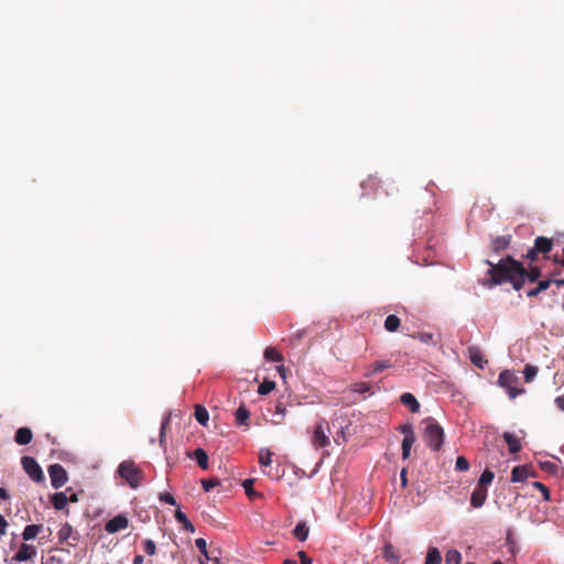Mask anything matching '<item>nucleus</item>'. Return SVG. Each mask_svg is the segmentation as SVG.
<instances>
[{
  "label": "nucleus",
  "mask_w": 564,
  "mask_h": 564,
  "mask_svg": "<svg viewBox=\"0 0 564 564\" xmlns=\"http://www.w3.org/2000/svg\"><path fill=\"white\" fill-rule=\"evenodd\" d=\"M339 420H343V422L346 421L343 415H339L336 419L332 420V425L335 427L336 426V422L339 421Z\"/></svg>",
  "instance_id": "0e129e2a"
},
{
  "label": "nucleus",
  "mask_w": 564,
  "mask_h": 564,
  "mask_svg": "<svg viewBox=\"0 0 564 564\" xmlns=\"http://www.w3.org/2000/svg\"><path fill=\"white\" fill-rule=\"evenodd\" d=\"M401 486L405 488L408 486V470L406 468H402L400 473Z\"/></svg>",
  "instance_id": "864d4df0"
},
{
  "label": "nucleus",
  "mask_w": 564,
  "mask_h": 564,
  "mask_svg": "<svg viewBox=\"0 0 564 564\" xmlns=\"http://www.w3.org/2000/svg\"><path fill=\"white\" fill-rule=\"evenodd\" d=\"M193 457L202 469L208 468V455L203 448H196L193 453Z\"/></svg>",
  "instance_id": "393cba45"
},
{
  "label": "nucleus",
  "mask_w": 564,
  "mask_h": 564,
  "mask_svg": "<svg viewBox=\"0 0 564 564\" xmlns=\"http://www.w3.org/2000/svg\"><path fill=\"white\" fill-rule=\"evenodd\" d=\"M539 251L535 250V247L533 246L531 249L528 250V252L524 254V258L530 260L531 262L535 261L538 259Z\"/></svg>",
  "instance_id": "de8ad7c7"
},
{
  "label": "nucleus",
  "mask_w": 564,
  "mask_h": 564,
  "mask_svg": "<svg viewBox=\"0 0 564 564\" xmlns=\"http://www.w3.org/2000/svg\"><path fill=\"white\" fill-rule=\"evenodd\" d=\"M487 499V489L476 486L470 497V505L480 508Z\"/></svg>",
  "instance_id": "f8f14e48"
},
{
  "label": "nucleus",
  "mask_w": 564,
  "mask_h": 564,
  "mask_svg": "<svg viewBox=\"0 0 564 564\" xmlns=\"http://www.w3.org/2000/svg\"><path fill=\"white\" fill-rule=\"evenodd\" d=\"M253 484L254 479H246L242 482V487L245 489L246 495L252 500L261 496L253 489Z\"/></svg>",
  "instance_id": "72a5a7b5"
},
{
  "label": "nucleus",
  "mask_w": 564,
  "mask_h": 564,
  "mask_svg": "<svg viewBox=\"0 0 564 564\" xmlns=\"http://www.w3.org/2000/svg\"><path fill=\"white\" fill-rule=\"evenodd\" d=\"M327 432H329L328 423L322 419L316 423L313 430L311 442L315 448H323L329 445L330 442Z\"/></svg>",
  "instance_id": "39448f33"
},
{
  "label": "nucleus",
  "mask_w": 564,
  "mask_h": 564,
  "mask_svg": "<svg viewBox=\"0 0 564 564\" xmlns=\"http://www.w3.org/2000/svg\"><path fill=\"white\" fill-rule=\"evenodd\" d=\"M144 557L142 555H135L133 557L132 564H143Z\"/></svg>",
  "instance_id": "052dcab7"
},
{
  "label": "nucleus",
  "mask_w": 564,
  "mask_h": 564,
  "mask_svg": "<svg viewBox=\"0 0 564 564\" xmlns=\"http://www.w3.org/2000/svg\"><path fill=\"white\" fill-rule=\"evenodd\" d=\"M195 545L202 552L206 560H212V557H209L208 555L207 543L203 538L196 539Z\"/></svg>",
  "instance_id": "37998d69"
},
{
  "label": "nucleus",
  "mask_w": 564,
  "mask_h": 564,
  "mask_svg": "<svg viewBox=\"0 0 564 564\" xmlns=\"http://www.w3.org/2000/svg\"><path fill=\"white\" fill-rule=\"evenodd\" d=\"M502 437H503L505 442L507 443L508 449L511 454H517L521 451L522 446H521L520 440L514 434H512L510 432H505L502 434Z\"/></svg>",
  "instance_id": "ddd939ff"
},
{
  "label": "nucleus",
  "mask_w": 564,
  "mask_h": 564,
  "mask_svg": "<svg viewBox=\"0 0 564 564\" xmlns=\"http://www.w3.org/2000/svg\"><path fill=\"white\" fill-rule=\"evenodd\" d=\"M494 477H495V474L491 470L485 469L482 471V474L480 475L477 486L481 487V488H486L487 485L491 484V481L494 480Z\"/></svg>",
  "instance_id": "c9c22d12"
},
{
  "label": "nucleus",
  "mask_w": 564,
  "mask_h": 564,
  "mask_svg": "<svg viewBox=\"0 0 564 564\" xmlns=\"http://www.w3.org/2000/svg\"><path fill=\"white\" fill-rule=\"evenodd\" d=\"M264 358L268 361H274V362L283 361V356L273 347L265 348Z\"/></svg>",
  "instance_id": "f704fd0d"
},
{
  "label": "nucleus",
  "mask_w": 564,
  "mask_h": 564,
  "mask_svg": "<svg viewBox=\"0 0 564 564\" xmlns=\"http://www.w3.org/2000/svg\"><path fill=\"white\" fill-rule=\"evenodd\" d=\"M538 372H539V368L536 366L525 365V367L523 369L525 382H531L535 378Z\"/></svg>",
  "instance_id": "e433bc0d"
},
{
  "label": "nucleus",
  "mask_w": 564,
  "mask_h": 564,
  "mask_svg": "<svg viewBox=\"0 0 564 564\" xmlns=\"http://www.w3.org/2000/svg\"><path fill=\"white\" fill-rule=\"evenodd\" d=\"M400 325H401V321L394 314L388 315L384 321V328H386V330H388L390 333L397 332L399 329Z\"/></svg>",
  "instance_id": "a878e982"
},
{
  "label": "nucleus",
  "mask_w": 564,
  "mask_h": 564,
  "mask_svg": "<svg viewBox=\"0 0 564 564\" xmlns=\"http://www.w3.org/2000/svg\"><path fill=\"white\" fill-rule=\"evenodd\" d=\"M531 475L532 474L530 473L529 466H527V465L516 466L511 471V481L512 482H521V481H524Z\"/></svg>",
  "instance_id": "2eb2a0df"
},
{
  "label": "nucleus",
  "mask_w": 564,
  "mask_h": 564,
  "mask_svg": "<svg viewBox=\"0 0 564 564\" xmlns=\"http://www.w3.org/2000/svg\"><path fill=\"white\" fill-rule=\"evenodd\" d=\"M552 283H553V281H552V280H550V279L539 281V283H538L536 288L531 289L530 291H528L527 295H528L529 297H535V296H538L542 291L547 290Z\"/></svg>",
  "instance_id": "cd10ccee"
},
{
  "label": "nucleus",
  "mask_w": 564,
  "mask_h": 564,
  "mask_svg": "<svg viewBox=\"0 0 564 564\" xmlns=\"http://www.w3.org/2000/svg\"><path fill=\"white\" fill-rule=\"evenodd\" d=\"M401 403L406 406L412 413H417L420 411V403L416 398L410 393L405 392L400 397Z\"/></svg>",
  "instance_id": "dca6fc26"
},
{
  "label": "nucleus",
  "mask_w": 564,
  "mask_h": 564,
  "mask_svg": "<svg viewBox=\"0 0 564 564\" xmlns=\"http://www.w3.org/2000/svg\"><path fill=\"white\" fill-rule=\"evenodd\" d=\"M68 498V501L70 502H77L78 501V498H77V495L76 494H72Z\"/></svg>",
  "instance_id": "69168bd1"
},
{
  "label": "nucleus",
  "mask_w": 564,
  "mask_h": 564,
  "mask_svg": "<svg viewBox=\"0 0 564 564\" xmlns=\"http://www.w3.org/2000/svg\"><path fill=\"white\" fill-rule=\"evenodd\" d=\"M194 415H195L196 421H197L199 424H202V425H204V426H206V425H207V422H208V420H209V415H208V412H207V410H206V408H205V406H203V405H200V404H197V405L195 406Z\"/></svg>",
  "instance_id": "bb28decb"
},
{
  "label": "nucleus",
  "mask_w": 564,
  "mask_h": 564,
  "mask_svg": "<svg viewBox=\"0 0 564 564\" xmlns=\"http://www.w3.org/2000/svg\"><path fill=\"white\" fill-rule=\"evenodd\" d=\"M283 564H297L295 560L286 558Z\"/></svg>",
  "instance_id": "774afa93"
},
{
  "label": "nucleus",
  "mask_w": 564,
  "mask_h": 564,
  "mask_svg": "<svg viewBox=\"0 0 564 564\" xmlns=\"http://www.w3.org/2000/svg\"><path fill=\"white\" fill-rule=\"evenodd\" d=\"M36 555V547L22 543L19 547L18 552L13 555L12 561L15 562H25L32 560Z\"/></svg>",
  "instance_id": "9d476101"
},
{
  "label": "nucleus",
  "mask_w": 564,
  "mask_h": 564,
  "mask_svg": "<svg viewBox=\"0 0 564 564\" xmlns=\"http://www.w3.org/2000/svg\"><path fill=\"white\" fill-rule=\"evenodd\" d=\"M285 412H286V410H285V408H284V405H283L282 403H278V404L275 405V412H274V415H280V416H281V419H283V417H284V415H285Z\"/></svg>",
  "instance_id": "5fc2aeb1"
},
{
  "label": "nucleus",
  "mask_w": 564,
  "mask_h": 564,
  "mask_svg": "<svg viewBox=\"0 0 564 564\" xmlns=\"http://www.w3.org/2000/svg\"><path fill=\"white\" fill-rule=\"evenodd\" d=\"M541 467H542L543 470L549 471V473H555L556 469H557V466L554 463H551V462L542 463Z\"/></svg>",
  "instance_id": "3c124183"
},
{
  "label": "nucleus",
  "mask_w": 564,
  "mask_h": 564,
  "mask_svg": "<svg viewBox=\"0 0 564 564\" xmlns=\"http://www.w3.org/2000/svg\"><path fill=\"white\" fill-rule=\"evenodd\" d=\"M48 475L53 488H62L68 480L67 473L61 464H52L48 466Z\"/></svg>",
  "instance_id": "0eeeda50"
},
{
  "label": "nucleus",
  "mask_w": 564,
  "mask_h": 564,
  "mask_svg": "<svg viewBox=\"0 0 564 564\" xmlns=\"http://www.w3.org/2000/svg\"><path fill=\"white\" fill-rule=\"evenodd\" d=\"M0 498L7 500L9 498V494L6 488H0Z\"/></svg>",
  "instance_id": "680f3d73"
},
{
  "label": "nucleus",
  "mask_w": 564,
  "mask_h": 564,
  "mask_svg": "<svg viewBox=\"0 0 564 564\" xmlns=\"http://www.w3.org/2000/svg\"><path fill=\"white\" fill-rule=\"evenodd\" d=\"M555 404L561 411H564V395L557 397L555 399Z\"/></svg>",
  "instance_id": "4d7b16f0"
},
{
  "label": "nucleus",
  "mask_w": 564,
  "mask_h": 564,
  "mask_svg": "<svg viewBox=\"0 0 564 564\" xmlns=\"http://www.w3.org/2000/svg\"><path fill=\"white\" fill-rule=\"evenodd\" d=\"M43 527L41 524H29L24 528L22 538L24 541H30L36 538V535L42 531Z\"/></svg>",
  "instance_id": "412c9836"
},
{
  "label": "nucleus",
  "mask_w": 564,
  "mask_h": 564,
  "mask_svg": "<svg viewBox=\"0 0 564 564\" xmlns=\"http://www.w3.org/2000/svg\"><path fill=\"white\" fill-rule=\"evenodd\" d=\"M57 538H58V542L61 544H63V543L67 542L69 539H72L73 542L68 543V545H70V546H75L76 543L79 541V534L74 531L73 527L68 522H65L64 524H62V527L59 528V530L57 532Z\"/></svg>",
  "instance_id": "6e6552de"
},
{
  "label": "nucleus",
  "mask_w": 564,
  "mask_h": 564,
  "mask_svg": "<svg viewBox=\"0 0 564 564\" xmlns=\"http://www.w3.org/2000/svg\"><path fill=\"white\" fill-rule=\"evenodd\" d=\"M382 556L387 562L398 563L400 561L399 551L389 542L383 546Z\"/></svg>",
  "instance_id": "6ab92c4d"
},
{
  "label": "nucleus",
  "mask_w": 564,
  "mask_h": 564,
  "mask_svg": "<svg viewBox=\"0 0 564 564\" xmlns=\"http://www.w3.org/2000/svg\"><path fill=\"white\" fill-rule=\"evenodd\" d=\"M33 438V433L29 427H20L15 432L14 441L19 445H28Z\"/></svg>",
  "instance_id": "a211bd4d"
},
{
  "label": "nucleus",
  "mask_w": 564,
  "mask_h": 564,
  "mask_svg": "<svg viewBox=\"0 0 564 564\" xmlns=\"http://www.w3.org/2000/svg\"><path fill=\"white\" fill-rule=\"evenodd\" d=\"M174 517H175L176 521H177L178 523H182V524H184V523H185V522H187V520H188V519H187V517H186V514H185L183 511H181L180 509H177V510L175 511Z\"/></svg>",
  "instance_id": "603ef678"
},
{
  "label": "nucleus",
  "mask_w": 564,
  "mask_h": 564,
  "mask_svg": "<svg viewBox=\"0 0 564 564\" xmlns=\"http://www.w3.org/2000/svg\"><path fill=\"white\" fill-rule=\"evenodd\" d=\"M21 464L24 471L29 475V477L35 482L44 481V474L41 466L31 456H23L21 458Z\"/></svg>",
  "instance_id": "423d86ee"
},
{
  "label": "nucleus",
  "mask_w": 564,
  "mask_h": 564,
  "mask_svg": "<svg viewBox=\"0 0 564 564\" xmlns=\"http://www.w3.org/2000/svg\"><path fill=\"white\" fill-rule=\"evenodd\" d=\"M392 367V364L389 360H378L368 367V370L365 373V377H373L379 372H382L386 369Z\"/></svg>",
  "instance_id": "f3484780"
},
{
  "label": "nucleus",
  "mask_w": 564,
  "mask_h": 564,
  "mask_svg": "<svg viewBox=\"0 0 564 564\" xmlns=\"http://www.w3.org/2000/svg\"><path fill=\"white\" fill-rule=\"evenodd\" d=\"M541 274L542 271L539 267H531L529 270L525 269V273L523 274V283L525 282V279H528L529 282H535L540 279Z\"/></svg>",
  "instance_id": "473e14b6"
},
{
  "label": "nucleus",
  "mask_w": 564,
  "mask_h": 564,
  "mask_svg": "<svg viewBox=\"0 0 564 564\" xmlns=\"http://www.w3.org/2000/svg\"><path fill=\"white\" fill-rule=\"evenodd\" d=\"M442 555L437 547L430 546L426 553L425 563L424 564H441Z\"/></svg>",
  "instance_id": "4be33fe9"
},
{
  "label": "nucleus",
  "mask_w": 564,
  "mask_h": 564,
  "mask_svg": "<svg viewBox=\"0 0 564 564\" xmlns=\"http://www.w3.org/2000/svg\"><path fill=\"white\" fill-rule=\"evenodd\" d=\"M250 412L245 405H240L235 412V422L239 426H249Z\"/></svg>",
  "instance_id": "aec40b11"
},
{
  "label": "nucleus",
  "mask_w": 564,
  "mask_h": 564,
  "mask_svg": "<svg viewBox=\"0 0 564 564\" xmlns=\"http://www.w3.org/2000/svg\"><path fill=\"white\" fill-rule=\"evenodd\" d=\"M446 564H460L462 555L457 550H449L445 556Z\"/></svg>",
  "instance_id": "4c0bfd02"
},
{
  "label": "nucleus",
  "mask_w": 564,
  "mask_h": 564,
  "mask_svg": "<svg viewBox=\"0 0 564 564\" xmlns=\"http://www.w3.org/2000/svg\"><path fill=\"white\" fill-rule=\"evenodd\" d=\"M142 545H143V551L152 556L155 554L156 552V545L154 543V541H152L151 539H145L143 542H142Z\"/></svg>",
  "instance_id": "ea45409f"
},
{
  "label": "nucleus",
  "mask_w": 564,
  "mask_h": 564,
  "mask_svg": "<svg viewBox=\"0 0 564 564\" xmlns=\"http://www.w3.org/2000/svg\"><path fill=\"white\" fill-rule=\"evenodd\" d=\"M553 240L547 237L539 236L534 240V247L535 250L539 251V253L546 254L549 253L553 248Z\"/></svg>",
  "instance_id": "4468645a"
},
{
  "label": "nucleus",
  "mask_w": 564,
  "mask_h": 564,
  "mask_svg": "<svg viewBox=\"0 0 564 564\" xmlns=\"http://www.w3.org/2000/svg\"><path fill=\"white\" fill-rule=\"evenodd\" d=\"M432 338H433L432 334L425 333V334L420 335V339L424 343H429L430 340H432Z\"/></svg>",
  "instance_id": "bf43d9fd"
},
{
  "label": "nucleus",
  "mask_w": 564,
  "mask_h": 564,
  "mask_svg": "<svg viewBox=\"0 0 564 564\" xmlns=\"http://www.w3.org/2000/svg\"><path fill=\"white\" fill-rule=\"evenodd\" d=\"M399 430L404 434V436L415 435L411 424L401 425Z\"/></svg>",
  "instance_id": "09e8293b"
},
{
  "label": "nucleus",
  "mask_w": 564,
  "mask_h": 564,
  "mask_svg": "<svg viewBox=\"0 0 564 564\" xmlns=\"http://www.w3.org/2000/svg\"><path fill=\"white\" fill-rule=\"evenodd\" d=\"M533 487L539 489V491H541L543 499L545 501H549L551 499L550 490L544 484H542L540 481H534Z\"/></svg>",
  "instance_id": "79ce46f5"
},
{
  "label": "nucleus",
  "mask_w": 564,
  "mask_h": 564,
  "mask_svg": "<svg viewBox=\"0 0 564 564\" xmlns=\"http://www.w3.org/2000/svg\"><path fill=\"white\" fill-rule=\"evenodd\" d=\"M349 426H350L349 422H347L346 425H343L341 423L339 424V431L334 436V441L337 444H341V443H345L347 441V436L350 434Z\"/></svg>",
  "instance_id": "c756f323"
},
{
  "label": "nucleus",
  "mask_w": 564,
  "mask_h": 564,
  "mask_svg": "<svg viewBox=\"0 0 564 564\" xmlns=\"http://www.w3.org/2000/svg\"><path fill=\"white\" fill-rule=\"evenodd\" d=\"M424 422L426 423L424 441L432 451L437 452L442 448L444 443V430L432 417L426 419Z\"/></svg>",
  "instance_id": "f03ea898"
},
{
  "label": "nucleus",
  "mask_w": 564,
  "mask_h": 564,
  "mask_svg": "<svg viewBox=\"0 0 564 564\" xmlns=\"http://www.w3.org/2000/svg\"><path fill=\"white\" fill-rule=\"evenodd\" d=\"M128 524H129L128 518L123 514H118L115 518L110 519L105 524V530L108 533H116V532L127 529Z\"/></svg>",
  "instance_id": "1a4fd4ad"
},
{
  "label": "nucleus",
  "mask_w": 564,
  "mask_h": 564,
  "mask_svg": "<svg viewBox=\"0 0 564 564\" xmlns=\"http://www.w3.org/2000/svg\"><path fill=\"white\" fill-rule=\"evenodd\" d=\"M498 383L507 390L511 399H514L524 392L523 388H518L519 378L510 370H503L500 372Z\"/></svg>",
  "instance_id": "20e7f679"
},
{
  "label": "nucleus",
  "mask_w": 564,
  "mask_h": 564,
  "mask_svg": "<svg viewBox=\"0 0 564 564\" xmlns=\"http://www.w3.org/2000/svg\"><path fill=\"white\" fill-rule=\"evenodd\" d=\"M275 388V383L273 381L264 380L258 387V393L261 395H265L270 393Z\"/></svg>",
  "instance_id": "58836bf2"
},
{
  "label": "nucleus",
  "mask_w": 564,
  "mask_h": 564,
  "mask_svg": "<svg viewBox=\"0 0 564 564\" xmlns=\"http://www.w3.org/2000/svg\"><path fill=\"white\" fill-rule=\"evenodd\" d=\"M371 387L368 382H357L351 386V390L357 393H366L370 391Z\"/></svg>",
  "instance_id": "c03bdc74"
},
{
  "label": "nucleus",
  "mask_w": 564,
  "mask_h": 564,
  "mask_svg": "<svg viewBox=\"0 0 564 564\" xmlns=\"http://www.w3.org/2000/svg\"><path fill=\"white\" fill-rule=\"evenodd\" d=\"M8 522L4 517L0 513V535H4L7 532Z\"/></svg>",
  "instance_id": "6e6d98bb"
},
{
  "label": "nucleus",
  "mask_w": 564,
  "mask_h": 564,
  "mask_svg": "<svg viewBox=\"0 0 564 564\" xmlns=\"http://www.w3.org/2000/svg\"><path fill=\"white\" fill-rule=\"evenodd\" d=\"M118 473L131 488H138L142 482L143 471L132 460L122 462L118 467Z\"/></svg>",
  "instance_id": "7ed1b4c3"
},
{
  "label": "nucleus",
  "mask_w": 564,
  "mask_h": 564,
  "mask_svg": "<svg viewBox=\"0 0 564 564\" xmlns=\"http://www.w3.org/2000/svg\"><path fill=\"white\" fill-rule=\"evenodd\" d=\"M273 453L269 448H261L259 452V464L262 467L270 466L272 463Z\"/></svg>",
  "instance_id": "2f4dec72"
},
{
  "label": "nucleus",
  "mask_w": 564,
  "mask_h": 564,
  "mask_svg": "<svg viewBox=\"0 0 564 564\" xmlns=\"http://www.w3.org/2000/svg\"><path fill=\"white\" fill-rule=\"evenodd\" d=\"M511 240V235L497 236L491 240L490 249L494 253L499 254L509 247Z\"/></svg>",
  "instance_id": "9b49d317"
},
{
  "label": "nucleus",
  "mask_w": 564,
  "mask_h": 564,
  "mask_svg": "<svg viewBox=\"0 0 564 564\" xmlns=\"http://www.w3.org/2000/svg\"><path fill=\"white\" fill-rule=\"evenodd\" d=\"M220 484L219 479L217 478H210V479H203L202 486L205 491H209L212 488L218 486Z\"/></svg>",
  "instance_id": "a18cd8bd"
},
{
  "label": "nucleus",
  "mask_w": 564,
  "mask_h": 564,
  "mask_svg": "<svg viewBox=\"0 0 564 564\" xmlns=\"http://www.w3.org/2000/svg\"><path fill=\"white\" fill-rule=\"evenodd\" d=\"M297 556L301 562L300 564H312V558L304 551H299Z\"/></svg>",
  "instance_id": "8fccbe9b"
},
{
  "label": "nucleus",
  "mask_w": 564,
  "mask_h": 564,
  "mask_svg": "<svg viewBox=\"0 0 564 564\" xmlns=\"http://www.w3.org/2000/svg\"><path fill=\"white\" fill-rule=\"evenodd\" d=\"M183 527L188 532H194L195 531V527L193 525V523L189 520H187V522H185L183 524Z\"/></svg>",
  "instance_id": "13d9d810"
},
{
  "label": "nucleus",
  "mask_w": 564,
  "mask_h": 564,
  "mask_svg": "<svg viewBox=\"0 0 564 564\" xmlns=\"http://www.w3.org/2000/svg\"><path fill=\"white\" fill-rule=\"evenodd\" d=\"M469 358H470V361L479 367V368H482L484 367V364L487 362L485 359H484V356L481 354V351L477 348H470L469 349Z\"/></svg>",
  "instance_id": "7c9ffc66"
},
{
  "label": "nucleus",
  "mask_w": 564,
  "mask_h": 564,
  "mask_svg": "<svg viewBox=\"0 0 564 564\" xmlns=\"http://www.w3.org/2000/svg\"><path fill=\"white\" fill-rule=\"evenodd\" d=\"M308 527L306 525L305 522H299L296 524V527L294 528L293 530V535L299 540V541H305L308 536Z\"/></svg>",
  "instance_id": "c85d7f7f"
},
{
  "label": "nucleus",
  "mask_w": 564,
  "mask_h": 564,
  "mask_svg": "<svg viewBox=\"0 0 564 564\" xmlns=\"http://www.w3.org/2000/svg\"><path fill=\"white\" fill-rule=\"evenodd\" d=\"M159 499H160V501H162L164 503H167V505H171V506H175L176 505L175 498L170 492H162V494H160Z\"/></svg>",
  "instance_id": "49530a36"
},
{
  "label": "nucleus",
  "mask_w": 564,
  "mask_h": 564,
  "mask_svg": "<svg viewBox=\"0 0 564 564\" xmlns=\"http://www.w3.org/2000/svg\"><path fill=\"white\" fill-rule=\"evenodd\" d=\"M51 499H52L53 507L56 510L65 509V507L68 502V498L65 492H56L52 496Z\"/></svg>",
  "instance_id": "5701e85b"
},
{
  "label": "nucleus",
  "mask_w": 564,
  "mask_h": 564,
  "mask_svg": "<svg viewBox=\"0 0 564 564\" xmlns=\"http://www.w3.org/2000/svg\"><path fill=\"white\" fill-rule=\"evenodd\" d=\"M455 469L458 471H467L469 469V463L464 456H458L455 463Z\"/></svg>",
  "instance_id": "a19ab883"
},
{
  "label": "nucleus",
  "mask_w": 564,
  "mask_h": 564,
  "mask_svg": "<svg viewBox=\"0 0 564 564\" xmlns=\"http://www.w3.org/2000/svg\"><path fill=\"white\" fill-rule=\"evenodd\" d=\"M552 281H553V283H555L558 286L564 285V279H557V280H552Z\"/></svg>",
  "instance_id": "338daca9"
},
{
  "label": "nucleus",
  "mask_w": 564,
  "mask_h": 564,
  "mask_svg": "<svg viewBox=\"0 0 564 564\" xmlns=\"http://www.w3.org/2000/svg\"><path fill=\"white\" fill-rule=\"evenodd\" d=\"M485 263L489 267L487 272L488 279L482 283L485 286L490 289L509 282L516 291L523 288V274L525 273V268L511 256L500 259L497 263H494L490 260H485Z\"/></svg>",
  "instance_id": "f257e3e1"
},
{
  "label": "nucleus",
  "mask_w": 564,
  "mask_h": 564,
  "mask_svg": "<svg viewBox=\"0 0 564 564\" xmlns=\"http://www.w3.org/2000/svg\"><path fill=\"white\" fill-rule=\"evenodd\" d=\"M416 441L415 435L404 436L402 440V458L408 459L410 457L411 448Z\"/></svg>",
  "instance_id": "b1692460"
},
{
  "label": "nucleus",
  "mask_w": 564,
  "mask_h": 564,
  "mask_svg": "<svg viewBox=\"0 0 564 564\" xmlns=\"http://www.w3.org/2000/svg\"><path fill=\"white\" fill-rule=\"evenodd\" d=\"M282 421H283V419H281V416H280V415H274V414H273V419L271 420V422H272L273 424H275V425L281 424V423H282Z\"/></svg>",
  "instance_id": "e2e57ef3"
}]
</instances>
